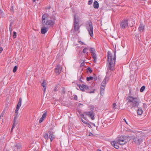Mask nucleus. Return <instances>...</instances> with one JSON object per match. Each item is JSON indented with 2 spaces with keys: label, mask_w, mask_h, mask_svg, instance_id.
<instances>
[{
  "label": "nucleus",
  "mask_w": 151,
  "mask_h": 151,
  "mask_svg": "<svg viewBox=\"0 0 151 151\" xmlns=\"http://www.w3.org/2000/svg\"><path fill=\"white\" fill-rule=\"evenodd\" d=\"M93 1V0H89V1L88 2V4L89 5H90L91 4Z\"/></svg>",
  "instance_id": "37"
},
{
  "label": "nucleus",
  "mask_w": 151,
  "mask_h": 151,
  "mask_svg": "<svg viewBox=\"0 0 151 151\" xmlns=\"http://www.w3.org/2000/svg\"><path fill=\"white\" fill-rule=\"evenodd\" d=\"M145 87L144 86H142L140 89V91L141 92H143L145 89Z\"/></svg>",
  "instance_id": "28"
},
{
  "label": "nucleus",
  "mask_w": 151,
  "mask_h": 151,
  "mask_svg": "<svg viewBox=\"0 0 151 151\" xmlns=\"http://www.w3.org/2000/svg\"><path fill=\"white\" fill-rule=\"evenodd\" d=\"M42 86L44 88V90L43 91L44 92H45V91L46 88V84L45 83L44 81H43V82L41 84Z\"/></svg>",
  "instance_id": "22"
},
{
  "label": "nucleus",
  "mask_w": 151,
  "mask_h": 151,
  "mask_svg": "<svg viewBox=\"0 0 151 151\" xmlns=\"http://www.w3.org/2000/svg\"><path fill=\"white\" fill-rule=\"evenodd\" d=\"M133 141L137 144L139 145L140 143L142 142V140L141 138L138 139L137 138H135L133 139Z\"/></svg>",
  "instance_id": "14"
},
{
  "label": "nucleus",
  "mask_w": 151,
  "mask_h": 151,
  "mask_svg": "<svg viewBox=\"0 0 151 151\" xmlns=\"http://www.w3.org/2000/svg\"><path fill=\"white\" fill-rule=\"evenodd\" d=\"M105 87L101 86L100 89V94L101 95L104 94Z\"/></svg>",
  "instance_id": "18"
},
{
  "label": "nucleus",
  "mask_w": 151,
  "mask_h": 151,
  "mask_svg": "<svg viewBox=\"0 0 151 151\" xmlns=\"http://www.w3.org/2000/svg\"><path fill=\"white\" fill-rule=\"evenodd\" d=\"M118 142L120 145H123L126 144L127 141L126 139V137L124 136H121L118 138L117 139Z\"/></svg>",
  "instance_id": "7"
},
{
  "label": "nucleus",
  "mask_w": 151,
  "mask_h": 151,
  "mask_svg": "<svg viewBox=\"0 0 151 151\" xmlns=\"http://www.w3.org/2000/svg\"><path fill=\"white\" fill-rule=\"evenodd\" d=\"M3 50V48L2 47L0 48V53H1Z\"/></svg>",
  "instance_id": "45"
},
{
  "label": "nucleus",
  "mask_w": 151,
  "mask_h": 151,
  "mask_svg": "<svg viewBox=\"0 0 151 151\" xmlns=\"http://www.w3.org/2000/svg\"><path fill=\"white\" fill-rule=\"evenodd\" d=\"M50 19H51L48 20L44 24L49 28L50 27H53L55 22V17L53 16L51 17H50Z\"/></svg>",
  "instance_id": "3"
},
{
  "label": "nucleus",
  "mask_w": 151,
  "mask_h": 151,
  "mask_svg": "<svg viewBox=\"0 0 151 151\" xmlns=\"http://www.w3.org/2000/svg\"><path fill=\"white\" fill-rule=\"evenodd\" d=\"M74 29L75 31H77L79 28V17H77L76 14L74 15Z\"/></svg>",
  "instance_id": "6"
},
{
  "label": "nucleus",
  "mask_w": 151,
  "mask_h": 151,
  "mask_svg": "<svg viewBox=\"0 0 151 151\" xmlns=\"http://www.w3.org/2000/svg\"><path fill=\"white\" fill-rule=\"evenodd\" d=\"M91 56L92 58L93 59L94 62L95 63H96V55L95 53H94L91 54Z\"/></svg>",
  "instance_id": "19"
},
{
  "label": "nucleus",
  "mask_w": 151,
  "mask_h": 151,
  "mask_svg": "<svg viewBox=\"0 0 151 151\" xmlns=\"http://www.w3.org/2000/svg\"><path fill=\"white\" fill-rule=\"evenodd\" d=\"M33 2H35V0H32Z\"/></svg>",
  "instance_id": "51"
},
{
  "label": "nucleus",
  "mask_w": 151,
  "mask_h": 151,
  "mask_svg": "<svg viewBox=\"0 0 151 151\" xmlns=\"http://www.w3.org/2000/svg\"><path fill=\"white\" fill-rule=\"evenodd\" d=\"M81 120L85 124H86V123L87 122H85V121L83 120L82 118H81Z\"/></svg>",
  "instance_id": "42"
},
{
  "label": "nucleus",
  "mask_w": 151,
  "mask_h": 151,
  "mask_svg": "<svg viewBox=\"0 0 151 151\" xmlns=\"http://www.w3.org/2000/svg\"><path fill=\"white\" fill-rule=\"evenodd\" d=\"M62 68L60 65H58L55 68V72L57 75H59L61 73Z\"/></svg>",
  "instance_id": "10"
},
{
  "label": "nucleus",
  "mask_w": 151,
  "mask_h": 151,
  "mask_svg": "<svg viewBox=\"0 0 151 151\" xmlns=\"http://www.w3.org/2000/svg\"><path fill=\"white\" fill-rule=\"evenodd\" d=\"M47 114V112H45L43 114L41 117L42 118L44 119H45L46 118Z\"/></svg>",
  "instance_id": "29"
},
{
  "label": "nucleus",
  "mask_w": 151,
  "mask_h": 151,
  "mask_svg": "<svg viewBox=\"0 0 151 151\" xmlns=\"http://www.w3.org/2000/svg\"><path fill=\"white\" fill-rule=\"evenodd\" d=\"M22 101V99L21 98H20L19 99V101L18 102V103L17 104V107L19 108L21 106V103Z\"/></svg>",
  "instance_id": "20"
},
{
  "label": "nucleus",
  "mask_w": 151,
  "mask_h": 151,
  "mask_svg": "<svg viewBox=\"0 0 151 151\" xmlns=\"http://www.w3.org/2000/svg\"><path fill=\"white\" fill-rule=\"evenodd\" d=\"M17 33L15 32H13V37L14 38H15L16 37Z\"/></svg>",
  "instance_id": "32"
},
{
  "label": "nucleus",
  "mask_w": 151,
  "mask_h": 151,
  "mask_svg": "<svg viewBox=\"0 0 151 151\" xmlns=\"http://www.w3.org/2000/svg\"><path fill=\"white\" fill-rule=\"evenodd\" d=\"M84 114L89 117H90L91 119L93 120L95 119L94 117V113L92 111H86L84 113Z\"/></svg>",
  "instance_id": "8"
},
{
  "label": "nucleus",
  "mask_w": 151,
  "mask_h": 151,
  "mask_svg": "<svg viewBox=\"0 0 151 151\" xmlns=\"http://www.w3.org/2000/svg\"><path fill=\"white\" fill-rule=\"evenodd\" d=\"M78 86L79 87L80 89L83 91H86L87 93H94V91H89L88 90L91 89V86H87L83 84L81 85H78Z\"/></svg>",
  "instance_id": "5"
},
{
  "label": "nucleus",
  "mask_w": 151,
  "mask_h": 151,
  "mask_svg": "<svg viewBox=\"0 0 151 151\" xmlns=\"http://www.w3.org/2000/svg\"><path fill=\"white\" fill-rule=\"evenodd\" d=\"M91 123V124H93V126H95V124L93 123Z\"/></svg>",
  "instance_id": "49"
},
{
  "label": "nucleus",
  "mask_w": 151,
  "mask_h": 151,
  "mask_svg": "<svg viewBox=\"0 0 151 151\" xmlns=\"http://www.w3.org/2000/svg\"><path fill=\"white\" fill-rule=\"evenodd\" d=\"M44 137L46 140H47L48 139L49 134L48 132L47 133H45L44 134Z\"/></svg>",
  "instance_id": "23"
},
{
  "label": "nucleus",
  "mask_w": 151,
  "mask_h": 151,
  "mask_svg": "<svg viewBox=\"0 0 151 151\" xmlns=\"http://www.w3.org/2000/svg\"><path fill=\"white\" fill-rule=\"evenodd\" d=\"M90 51L91 54L95 53V49L91 47L90 48Z\"/></svg>",
  "instance_id": "25"
},
{
  "label": "nucleus",
  "mask_w": 151,
  "mask_h": 151,
  "mask_svg": "<svg viewBox=\"0 0 151 151\" xmlns=\"http://www.w3.org/2000/svg\"><path fill=\"white\" fill-rule=\"evenodd\" d=\"M43 26V27L41 29V32L42 34H43L45 33L47 31L48 29L49 28L44 24Z\"/></svg>",
  "instance_id": "12"
},
{
  "label": "nucleus",
  "mask_w": 151,
  "mask_h": 151,
  "mask_svg": "<svg viewBox=\"0 0 151 151\" xmlns=\"http://www.w3.org/2000/svg\"><path fill=\"white\" fill-rule=\"evenodd\" d=\"M44 120V119L43 118H40V119L39 120V123H41V122H42Z\"/></svg>",
  "instance_id": "36"
},
{
  "label": "nucleus",
  "mask_w": 151,
  "mask_h": 151,
  "mask_svg": "<svg viewBox=\"0 0 151 151\" xmlns=\"http://www.w3.org/2000/svg\"><path fill=\"white\" fill-rule=\"evenodd\" d=\"M17 69V66H15L13 68V71L14 73L15 72Z\"/></svg>",
  "instance_id": "31"
},
{
  "label": "nucleus",
  "mask_w": 151,
  "mask_h": 151,
  "mask_svg": "<svg viewBox=\"0 0 151 151\" xmlns=\"http://www.w3.org/2000/svg\"><path fill=\"white\" fill-rule=\"evenodd\" d=\"M116 104L114 103L112 105V107L114 109H115L116 108Z\"/></svg>",
  "instance_id": "35"
},
{
  "label": "nucleus",
  "mask_w": 151,
  "mask_h": 151,
  "mask_svg": "<svg viewBox=\"0 0 151 151\" xmlns=\"http://www.w3.org/2000/svg\"><path fill=\"white\" fill-rule=\"evenodd\" d=\"M128 20H124L122 21L120 23V27L122 29H124L128 27Z\"/></svg>",
  "instance_id": "9"
},
{
  "label": "nucleus",
  "mask_w": 151,
  "mask_h": 151,
  "mask_svg": "<svg viewBox=\"0 0 151 151\" xmlns=\"http://www.w3.org/2000/svg\"><path fill=\"white\" fill-rule=\"evenodd\" d=\"M84 119H86V117H84V118H83Z\"/></svg>",
  "instance_id": "50"
},
{
  "label": "nucleus",
  "mask_w": 151,
  "mask_h": 151,
  "mask_svg": "<svg viewBox=\"0 0 151 151\" xmlns=\"http://www.w3.org/2000/svg\"><path fill=\"white\" fill-rule=\"evenodd\" d=\"M17 118V117H16V116H14V123L13 124V125L11 129V132L12 131L13 129L16 126V125L17 124V122L16 120Z\"/></svg>",
  "instance_id": "15"
},
{
  "label": "nucleus",
  "mask_w": 151,
  "mask_h": 151,
  "mask_svg": "<svg viewBox=\"0 0 151 151\" xmlns=\"http://www.w3.org/2000/svg\"><path fill=\"white\" fill-rule=\"evenodd\" d=\"M93 6L94 8L97 9L99 7V4L97 1H94L93 4Z\"/></svg>",
  "instance_id": "17"
},
{
  "label": "nucleus",
  "mask_w": 151,
  "mask_h": 151,
  "mask_svg": "<svg viewBox=\"0 0 151 151\" xmlns=\"http://www.w3.org/2000/svg\"><path fill=\"white\" fill-rule=\"evenodd\" d=\"M144 29V26L142 24H140L139 27L138 29V31L141 32H142Z\"/></svg>",
  "instance_id": "16"
},
{
  "label": "nucleus",
  "mask_w": 151,
  "mask_h": 151,
  "mask_svg": "<svg viewBox=\"0 0 151 151\" xmlns=\"http://www.w3.org/2000/svg\"><path fill=\"white\" fill-rule=\"evenodd\" d=\"M87 48H84L83 50V53H87Z\"/></svg>",
  "instance_id": "33"
},
{
  "label": "nucleus",
  "mask_w": 151,
  "mask_h": 151,
  "mask_svg": "<svg viewBox=\"0 0 151 151\" xmlns=\"http://www.w3.org/2000/svg\"><path fill=\"white\" fill-rule=\"evenodd\" d=\"M85 63H84V61L83 60V62L81 64L80 66H83L84 65Z\"/></svg>",
  "instance_id": "39"
},
{
  "label": "nucleus",
  "mask_w": 151,
  "mask_h": 151,
  "mask_svg": "<svg viewBox=\"0 0 151 151\" xmlns=\"http://www.w3.org/2000/svg\"><path fill=\"white\" fill-rule=\"evenodd\" d=\"M45 17H45V14H43L42 16V22L43 23H45Z\"/></svg>",
  "instance_id": "26"
},
{
  "label": "nucleus",
  "mask_w": 151,
  "mask_h": 151,
  "mask_svg": "<svg viewBox=\"0 0 151 151\" xmlns=\"http://www.w3.org/2000/svg\"><path fill=\"white\" fill-rule=\"evenodd\" d=\"M19 109V108L16 107V109L15 111V116H16V117H17L18 113V111Z\"/></svg>",
  "instance_id": "24"
},
{
  "label": "nucleus",
  "mask_w": 151,
  "mask_h": 151,
  "mask_svg": "<svg viewBox=\"0 0 151 151\" xmlns=\"http://www.w3.org/2000/svg\"><path fill=\"white\" fill-rule=\"evenodd\" d=\"M63 93H65V92L63 90Z\"/></svg>",
  "instance_id": "52"
},
{
  "label": "nucleus",
  "mask_w": 151,
  "mask_h": 151,
  "mask_svg": "<svg viewBox=\"0 0 151 151\" xmlns=\"http://www.w3.org/2000/svg\"><path fill=\"white\" fill-rule=\"evenodd\" d=\"M48 133L49 134V138L50 139V141L51 142L55 139V135L53 134V132L51 131H48Z\"/></svg>",
  "instance_id": "11"
},
{
  "label": "nucleus",
  "mask_w": 151,
  "mask_h": 151,
  "mask_svg": "<svg viewBox=\"0 0 151 151\" xmlns=\"http://www.w3.org/2000/svg\"><path fill=\"white\" fill-rule=\"evenodd\" d=\"M79 42H80V44L81 45H84L85 44L83 42H82L81 41H79Z\"/></svg>",
  "instance_id": "43"
},
{
  "label": "nucleus",
  "mask_w": 151,
  "mask_h": 151,
  "mask_svg": "<svg viewBox=\"0 0 151 151\" xmlns=\"http://www.w3.org/2000/svg\"><path fill=\"white\" fill-rule=\"evenodd\" d=\"M119 143L118 142V141H113L111 142V145L114 146V147L115 148L117 149L119 148V146H118Z\"/></svg>",
  "instance_id": "13"
},
{
  "label": "nucleus",
  "mask_w": 151,
  "mask_h": 151,
  "mask_svg": "<svg viewBox=\"0 0 151 151\" xmlns=\"http://www.w3.org/2000/svg\"><path fill=\"white\" fill-rule=\"evenodd\" d=\"M93 79V77L92 76L87 77L86 78V80L88 81H91Z\"/></svg>",
  "instance_id": "27"
},
{
  "label": "nucleus",
  "mask_w": 151,
  "mask_h": 151,
  "mask_svg": "<svg viewBox=\"0 0 151 151\" xmlns=\"http://www.w3.org/2000/svg\"><path fill=\"white\" fill-rule=\"evenodd\" d=\"M80 60L82 61L83 60H80Z\"/></svg>",
  "instance_id": "53"
},
{
  "label": "nucleus",
  "mask_w": 151,
  "mask_h": 151,
  "mask_svg": "<svg viewBox=\"0 0 151 151\" xmlns=\"http://www.w3.org/2000/svg\"><path fill=\"white\" fill-rule=\"evenodd\" d=\"M86 124L88 127L91 128V125L88 122H87L86 123Z\"/></svg>",
  "instance_id": "38"
},
{
  "label": "nucleus",
  "mask_w": 151,
  "mask_h": 151,
  "mask_svg": "<svg viewBox=\"0 0 151 151\" xmlns=\"http://www.w3.org/2000/svg\"><path fill=\"white\" fill-rule=\"evenodd\" d=\"M4 15V13L2 10L0 11V16L1 17H3Z\"/></svg>",
  "instance_id": "30"
},
{
  "label": "nucleus",
  "mask_w": 151,
  "mask_h": 151,
  "mask_svg": "<svg viewBox=\"0 0 151 151\" xmlns=\"http://www.w3.org/2000/svg\"><path fill=\"white\" fill-rule=\"evenodd\" d=\"M135 37L137 38H138V37H139V34L136 35H135Z\"/></svg>",
  "instance_id": "44"
},
{
  "label": "nucleus",
  "mask_w": 151,
  "mask_h": 151,
  "mask_svg": "<svg viewBox=\"0 0 151 151\" xmlns=\"http://www.w3.org/2000/svg\"><path fill=\"white\" fill-rule=\"evenodd\" d=\"M51 8V6H49L48 7H47V9H50Z\"/></svg>",
  "instance_id": "48"
},
{
  "label": "nucleus",
  "mask_w": 151,
  "mask_h": 151,
  "mask_svg": "<svg viewBox=\"0 0 151 151\" xmlns=\"http://www.w3.org/2000/svg\"><path fill=\"white\" fill-rule=\"evenodd\" d=\"M114 56L112 58L111 56V52L109 51L108 52V59L107 60V65L108 68L106 72L107 74L101 83V86L105 87L106 83L109 79V76H110L111 74V71L114 69L116 60V50L114 51Z\"/></svg>",
  "instance_id": "1"
},
{
  "label": "nucleus",
  "mask_w": 151,
  "mask_h": 151,
  "mask_svg": "<svg viewBox=\"0 0 151 151\" xmlns=\"http://www.w3.org/2000/svg\"><path fill=\"white\" fill-rule=\"evenodd\" d=\"M81 117H82L83 118H84V114H81Z\"/></svg>",
  "instance_id": "46"
},
{
  "label": "nucleus",
  "mask_w": 151,
  "mask_h": 151,
  "mask_svg": "<svg viewBox=\"0 0 151 151\" xmlns=\"http://www.w3.org/2000/svg\"><path fill=\"white\" fill-rule=\"evenodd\" d=\"M58 91L57 89V87H55L53 91Z\"/></svg>",
  "instance_id": "40"
},
{
  "label": "nucleus",
  "mask_w": 151,
  "mask_h": 151,
  "mask_svg": "<svg viewBox=\"0 0 151 151\" xmlns=\"http://www.w3.org/2000/svg\"><path fill=\"white\" fill-rule=\"evenodd\" d=\"M123 120L124 121V122L126 123L127 124H128L127 122L126 121V119H123Z\"/></svg>",
  "instance_id": "47"
},
{
  "label": "nucleus",
  "mask_w": 151,
  "mask_h": 151,
  "mask_svg": "<svg viewBox=\"0 0 151 151\" xmlns=\"http://www.w3.org/2000/svg\"><path fill=\"white\" fill-rule=\"evenodd\" d=\"M86 29L90 36L92 37L93 36V24L91 22H89L87 24Z\"/></svg>",
  "instance_id": "4"
},
{
  "label": "nucleus",
  "mask_w": 151,
  "mask_h": 151,
  "mask_svg": "<svg viewBox=\"0 0 151 151\" xmlns=\"http://www.w3.org/2000/svg\"><path fill=\"white\" fill-rule=\"evenodd\" d=\"M37 0V1H38L39 0Z\"/></svg>",
  "instance_id": "54"
},
{
  "label": "nucleus",
  "mask_w": 151,
  "mask_h": 151,
  "mask_svg": "<svg viewBox=\"0 0 151 151\" xmlns=\"http://www.w3.org/2000/svg\"><path fill=\"white\" fill-rule=\"evenodd\" d=\"M137 113L138 114L141 115L143 112V111L142 108H139L137 110Z\"/></svg>",
  "instance_id": "21"
},
{
  "label": "nucleus",
  "mask_w": 151,
  "mask_h": 151,
  "mask_svg": "<svg viewBox=\"0 0 151 151\" xmlns=\"http://www.w3.org/2000/svg\"><path fill=\"white\" fill-rule=\"evenodd\" d=\"M73 98L75 100H76L77 99V96L76 95H74V97H73Z\"/></svg>",
  "instance_id": "41"
},
{
  "label": "nucleus",
  "mask_w": 151,
  "mask_h": 151,
  "mask_svg": "<svg viewBox=\"0 0 151 151\" xmlns=\"http://www.w3.org/2000/svg\"><path fill=\"white\" fill-rule=\"evenodd\" d=\"M87 70L89 73H91L92 72V70L90 68L88 67L87 68Z\"/></svg>",
  "instance_id": "34"
},
{
  "label": "nucleus",
  "mask_w": 151,
  "mask_h": 151,
  "mask_svg": "<svg viewBox=\"0 0 151 151\" xmlns=\"http://www.w3.org/2000/svg\"><path fill=\"white\" fill-rule=\"evenodd\" d=\"M127 99L128 100L127 102L128 105H129L131 108L133 107H138V106L139 99L137 97H133L130 96L127 97Z\"/></svg>",
  "instance_id": "2"
}]
</instances>
